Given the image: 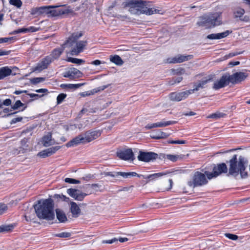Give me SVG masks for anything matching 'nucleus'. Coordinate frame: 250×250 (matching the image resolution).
I'll return each instance as SVG.
<instances>
[{
	"label": "nucleus",
	"instance_id": "nucleus-64",
	"mask_svg": "<svg viewBox=\"0 0 250 250\" xmlns=\"http://www.w3.org/2000/svg\"><path fill=\"white\" fill-rule=\"evenodd\" d=\"M240 64V62L239 61L236 62H229V65L231 66H235L239 65Z\"/></svg>",
	"mask_w": 250,
	"mask_h": 250
},
{
	"label": "nucleus",
	"instance_id": "nucleus-50",
	"mask_svg": "<svg viewBox=\"0 0 250 250\" xmlns=\"http://www.w3.org/2000/svg\"><path fill=\"white\" fill-rule=\"evenodd\" d=\"M225 236L232 240H236L238 238V236L237 235L229 233H225Z\"/></svg>",
	"mask_w": 250,
	"mask_h": 250
},
{
	"label": "nucleus",
	"instance_id": "nucleus-19",
	"mask_svg": "<svg viewBox=\"0 0 250 250\" xmlns=\"http://www.w3.org/2000/svg\"><path fill=\"white\" fill-rule=\"evenodd\" d=\"M176 123L175 121H169L166 122H160L152 124H148L146 126L145 128L147 129H150L156 127H165L169 125H174Z\"/></svg>",
	"mask_w": 250,
	"mask_h": 250
},
{
	"label": "nucleus",
	"instance_id": "nucleus-63",
	"mask_svg": "<svg viewBox=\"0 0 250 250\" xmlns=\"http://www.w3.org/2000/svg\"><path fill=\"white\" fill-rule=\"evenodd\" d=\"M196 113L193 111H190L189 112H187L184 114V115L186 116H194L195 115Z\"/></svg>",
	"mask_w": 250,
	"mask_h": 250
},
{
	"label": "nucleus",
	"instance_id": "nucleus-27",
	"mask_svg": "<svg viewBox=\"0 0 250 250\" xmlns=\"http://www.w3.org/2000/svg\"><path fill=\"white\" fill-rule=\"evenodd\" d=\"M12 70L8 66L0 68V80L12 75Z\"/></svg>",
	"mask_w": 250,
	"mask_h": 250
},
{
	"label": "nucleus",
	"instance_id": "nucleus-26",
	"mask_svg": "<svg viewBox=\"0 0 250 250\" xmlns=\"http://www.w3.org/2000/svg\"><path fill=\"white\" fill-rule=\"evenodd\" d=\"M151 138L153 139L159 140L161 139H165L167 137V133L158 130L156 132L152 133L150 135Z\"/></svg>",
	"mask_w": 250,
	"mask_h": 250
},
{
	"label": "nucleus",
	"instance_id": "nucleus-4",
	"mask_svg": "<svg viewBox=\"0 0 250 250\" xmlns=\"http://www.w3.org/2000/svg\"><path fill=\"white\" fill-rule=\"evenodd\" d=\"M102 132L103 130L101 129L88 130L83 134H80L69 141L66 144V146L70 147L80 144H85L90 143L98 138L101 135Z\"/></svg>",
	"mask_w": 250,
	"mask_h": 250
},
{
	"label": "nucleus",
	"instance_id": "nucleus-14",
	"mask_svg": "<svg viewBox=\"0 0 250 250\" xmlns=\"http://www.w3.org/2000/svg\"><path fill=\"white\" fill-rule=\"evenodd\" d=\"M117 156L120 159L127 161L133 160L134 154L131 149L128 148L124 150H120L116 153Z\"/></svg>",
	"mask_w": 250,
	"mask_h": 250
},
{
	"label": "nucleus",
	"instance_id": "nucleus-45",
	"mask_svg": "<svg viewBox=\"0 0 250 250\" xmlns=\"http://www.w3.org/2000/svg\"><path fill=\"white\" fill-rule=\"evenodd\" d=\"M64 181L66 183H68L69 184H80L81 183L80 181L78 180H76L75 179H72L70 178H66L64 180Z\"/></svg>",
	"mask_w": 250,
	"mask_h": 250
},
{
	"label": "nucleus",
	"instance_id": "nucleus-36",
	"mask_svg": "<svg viewBox=\"0 0 250 250\" xmlns=\"http://www.w3.org/2000/svg\"><path fill=\"white\" fill-rule=\"evenodd\" d=\"M67 61L69 62L76 64H81L85 62V61L82 59L71 57L68 58Z\"/></svg>",
	"mask_w": 250,
	"mask_h": 250
},
{
	"label": "nucleus",
	"instance_id": "nucleus-21",
	"mask_svg": "<svg viewBox=\"0 0 250 250\" xmlns=\"http://www.w3.org/2000/svg\"><path fill=\"white\" fill-rule=\"evenodd\" d=\"M212 80L213 77L212 75H210L209 76L208 79L203 80L202 81H199L198 83H194V88L193 89H189L191 94L194 93V91H198L200 89V88H204V86L207 83H208L209 82L212 81Z\"/></svg>",
	"mask_w": 250,
	"mask_h": 250
},
{
	"label": "nucleus",
	"instance_id": "nucleus-57",
	"mask_svg": "<svg viewBox=\"0 0 250 250\" xmlns=\"http://www.w3.org/2000/svg\"><path fill=\"white\" fill-rule=\"evenodd\" d=\"M22 120V117H17V118H13L11 120V122H10V124H15L17 122H21Z\"/></svg>",
	"mask_w": 250,
	"mask_h": 250
},
{
	"label": "nucleus",
	"instance_id": "nucleus-33",
	"mask_svg": "<svg viewBox=\"0 0 250 250\" xmlns=\"http://www.w3.org/2000/svg\"><path fill=\"white\" fill-rule=\"evenodd\" d=\"M226 116L225 113L220 112H216L215 113L211 114L209 115L207 118H212L215 119H218L221 118H224Z\"/></svg>",
	"mask_w": 250,
	"mask_h": 250
},
{
	"label": "nucleus",
	"instance_id": "nucleus-30",
	"mask_svg": "<svg viewBox=\"0 0 250 250\" xmlns=\"http://www.w3.org/2000/svg\"><path fill=\"white\" fill-rule=\"evenodd\" d=\"M15 226L13 224L1 225L0 226V233L11 232L14 229Z\"/></svg>",
	"mask_w": 250,
	"mask_h": 250
},
{
	"label": "nucleus",
	"instance_id": "nucleus-60",
	"mask_svg": "<svg viewBox=\"0 0 250 250\" xmlns=\"http://www.w3.org/2000/svg\"><path fill=\"white\" fill-rule=\"evenodd\" d=\"M10 51H6L2 49H0V56L4 55H8L10 54Z\"/></svg>",
	"mask_w": 250,
	"mask_h": 250
},
{
	"label": "nucleus",
	"instance_id": "nucleus-38",
	"mask_svg": "<svg viewBox=\"0 0 250 250\" xmlns=\"http://www.w3.org/2000/svg\"><path fill=\"white\" fill-rule=\"evenodd\" d=\"M55 237L60 238H68L71 236V233L68 232H62L61 233H57L54 234Z\"/></svg>",
	"mask_w": 250,
	"mask_h": 250
},
{
	"label": "nucleus",
	"instance_id": "nucleus-6",
	"mask_svg": "<svg viewBox=\"0 0 250 250\" xmlns=\"http://www.w3.org/2000/svg\"><path fill=\"white\" fill-rule=\"evenodd\" d=\"M222 21V13H210L208 15H204L199 18L197 24L200 26L205 27L206 28H211L221 25Z\"/></svg>",
	"mask_w": 250,
	"mask_h": 250
},
{
	"label": "nucleus",
	"instance_id": "nucleus-37",
	"mask_svg": "<svg viewBox=\"0 0 250 250\" xmlns=\"http://www.w3.org/2000/svg\"><path fill=\"white\" fill-rule=\"evenodd\" d=\"M9 3L18 8H20L22 4V2L21 0H10Z\"/></svg>",
	"mask_w": 250,
	"mask_h": 250
},
{
	"label": "nucleus",
	"instance_id": "nucleus-61",
	"mask_svg": "<svg viewBox=\"0 0 250 250\" xmlns=\"http://www.w3.org/2000/svg\"><path fill=\"white\" fill-rule=\"evenodd\" d=\"M102 63V62L100 60H96L91 62L90 64H93L95 65H98Z\"/></svg>",
	"mask_w": 250,
	"mask_h": 250
},
{
	"label": "nucleus",
	"instance_id": "nucleus-2",
	"mask_svg": "<svg viewBox=\"0 0 250 250\" xmlns=\"http://www.w3.org/2000/svg\"><path fill=\"white\" fill-rule=\"evenodd\" d=\"M124 7H129L130 10L135 9L138 14H145L151 15L159 13L160 10L152 7L151 1H144L143 0H129L123 3Z\"/></svg>",
	"mask_w": 250,
	"mask_h": 250
},
{
	"label": "nucleus",
	"instance_id": "nucleus-29",
	"mask_svg": "<svg viewBox=\"0 0 250 250\" xmlns=\"http://www.w3.org/2000/svg\"><path fill=\"white\" fill-rule=\"evenodd\" d=\"M56 213L57 218L60 222L63 223L67 220L66 215L62 210L60 209H56Z\"/></svg>",
	"mask_w": 250,
	"mask_h": 250
},
{
	"label": "nucleus",
	"instance_id": "nucleus-46",
	"mask_svg": "<svg viewBox=\"0 0 250 250\" xmlns=\"http://www.w3.org/2000/svg\"><path fill=\"white\" fill-rule=\"evenodd\" d=\"M87 195V194L83 193L80 192L79 190L78 191V194L77 196H76L75 200H77L79 201H82L84 199L85 196Z\"/></svg>",
	"mask_w": 250,
	"mask_h": 250
},
{
	"label": "nucleus",
	"instance_id": "nucleus-11",
	"mask_svg": "<svg viewBox=\"0 0 250 250\" xmlns=\"http://www.w3.org/2000/svg\"><path fill=\"white\" fill-rule=\"evenodd\" d=\"M190 94H191L190 90H188L180 92H171L169 94L168 97L172 101L180 102L186 99Z\"/></svg>",
	"mask_w": 250,
	"mask_h": 250
},
{
	"label": "nucleus",
	"instance_id": "nucleus-35",
	"mask_svg": "<svg viewBox=\"0 0 250 250\" xmlns=\"http://www.w3.org/2000/svg\"><path fill=\"white\" fill-rule=\"evenodd\" d=\"M83 84L84 83L62 84L61 87H67L69 88H78Z\"/></svg>",
	"mask_w": 250,
	"mask_h": 250
},
{
	"label": "nucleus",
	"instance_id": "nucleus-55",
	"mask_svg": "<svg viewBox=\"0 0 250 250\" xmlns=\"http://www.w3.org/2000/svg\"><path fill=\"white\" fill-rule=\"evenodd\" d=\"M13 39V37H9V38H0V43L7 42L12 41Z\"/></svg>",
	"mask_w": 250,
	"mask_h": 250
},
{
	"label": "nucleus",
	"instance_id": "nucleus-40",
	"mask_svg": "<svg viewBox=\"0 0 250 250\" xmlns=\"http://www.w3.org/2000/svg\"><path fill=\"white\" fill-rule=\"evenodd\" d=\"M183 80V77H180L178 78H173L168 82L169 85H174L176 83H179Z\"/></svg>",
	"mask_w": 250,
	"mask_h": 250
},
{
	"label": "nucleus",
	"instance_id": "nucleus-1",
	"mask_svg": "<svg viewBox=\"0 0 250 250\" xmlns=\"http://www.w3.org/2000/svg\"><path fill=\"white\" fill-rule=\"evenodd\" d=\"M34 207L39 218L47 221L54 219V202L52 199L49 198L39 200Z\"/></svg>",
	"mask_w": 250,
	"mask_h": 250
},
{
	"label": "nucleus",
	"instance_id": "nucleus-42",
	"mask_svg": "<svg viewBox=\"0 0 250 250\" xmlns=\"http://www.w3.org/2000/svg\"><path fill=\"white\" fill-rule=\"evenodd\" d=\"M24 104L20 100L17 101L15 103L11 106V109L13 110L18 109L19 107L24 106Z\"/></svg>",
	"mask_w": 250,
	"mask_h": 250
},
{
	"label": "nucleus",
	"instance_id": "nucleus-8",
	"mask_svg": "<svg viewBox=\"0 0 250 250\" xmlns=\"http://www.w3.org/2000/svg\"><path fill=\"white\" fill-rule=\"evenodd\" d=\"M228 171V169L226 164L224 163H222L216 165L213 164L212 172H210L208 171H205V174L208 179L210 180L216 178L223 173H227Z\"/></svg>",
	"mask_w": 250,
	"mask_h": 250
},
{
	"label": "nucleus",
	"instance_id": "nucleus-54",
	"mask_svg": "<svg viewBox=\"0 0 250 250\" xmlns=\"http://www.w3.org/2000/svg\"><path fill=\"white\" fill-rule=\"evenodd\" d=\"M88 186H90L91 188L93 189L95 191H100L99 189L101 187L98 184H93L92 185H88Z\"/></svg>",
	"mask_w": 250,
	"mask_h": 250
},
{
	"label": "nucleus",
	"instance_id": "nucleus-28",
	"mask_svg": "<svg viewBox=\"0 0 250 250\" xmlns=\"http://www.w3.org/2000/svg\"><path fill=\"white\" fill-rule=\"evenodd\" d=\"M70 211L74 217H77L80 213L81 210L77 204L74 202L70 203Z\"/></svg>",
	"mask_w": 250,
	"mask_h": 250
},
{
	"label": "nucleus",
	"instance_id": "nucleus-5",
	"mask_svg": "<svg viewBox=\"0 0 250 250\" xmlns=\"http://www.w3.org/2000/svg\"><path fill=\"white\" fill-rule=\"evenodd\" d=\"M229 175H238L240 173L242 178L247 177L248 173L245 171L247 161L243 157L240 156L237 160V155L234 154L229 160Z\"/></svg>",
	"mask_w": 250,
	"mask_h": 250
},
{
	"label": "nucleus",
	"instance_id": "nucleus-31",
	"mask_svg": "<svg viewBox=\"0 0 250 250\" xmlns=\"http://www.w3.org/2000/svg\"><path fill=\"white\" fill-rule=\"evenodd\" d=\"M110 60L111 62L118 65H121L124 63V62L121 58L117 55H115L114 56H110Z\"/></svg>",
	"mask_w": 250,
	"mask_h": 250
},
{
	"label": "nucleus",
	"instance_id": "nucleus-41",
	"mask_svg": "<svg viewBox=\"0 0 250 250\" xmlns=\"http://www.w3.org/2000/svg\"><path fill=\"white\" fill-rule=\"evenodd\" d=\"M45 80V78L43 77H36L32 78L30 80L31 83L33 84H36Z\"/></svg>",
	"mask_w": 250,
	"mask_h": 250
},
{
	"label": "nucleus",
	"instance_id": "nucleus-59",
	"mask_svg": "<svg viewBox=\"0 0 250 250\" xmlns=\"http://www.w3.org/2000/svg\"><path fill=\"white\" fill-rule=\"evenodd\" d=\"M27 32V28H22L19 29L16 31H15V33L16 34L21 33H26Z\"/></svg>",
	"mask_w": 250,
	"mask_h": 250
},
{
	"label": "nucleus",
	"instance_id": "nucleus-7",
	"mask_svg": "<svg viewBox=\"0 0 250 250\" xmlns=\"http://www.w3.org/2000/svg\"><path fill=\"white\" fill-rule=\"evenodd\" d=\"M49 6L53 7H48V9H47L46 14L48 16L55 17L68 14H71L73 16L76 15V13L70 8V6H66V5H50Z\"/></svg>",
	"mask_w": 250,
	"mask_h": 250
},
{
	"label": "nucleus",
	"instance_id": "nucleus-39",
	"mask_svg": "<svg viewBox=\"0 0 250 250\" xmlns=\"http://www.w3.org/2000/svg\"><path fill=\"white\" fill-rule=\"evenodd\" d=\"M78 190L73 188H69L67 189V193L72 198L75 199L76 196L78 194Z\"/></svg>",
	"mask_w": 250,
	"mask_h": 250
},
{
	"label": "nucleus",
	"instance_id": "nucleus-44",
	"mask_svg": "<svg viewBox=\"0 0 250 250\" xmlns=\"http://www.w3.org/2000/svg\"><path fill=\"white\" fill-rule=\"evenodd\" d=\"M179 156L175 155H171V154H167V155L166 158L167 159L172 161V162H176L179 158Z\"/></svg>",
	"mask_w": 250,
	"mask_h": 250
},
{
	"label": "nucleus",
	"instance_id": "nucleus-62",
	"mask_svg": "<svg viewBox=\"0 0 250 250\" xmlns=\"http://www.w3.org/2000/svg\"><path fill=\"white\" fill-rule=\"evenodd\" d=\"M35 91L37 93H47L48 92V90L45 88H41L39 89H36Z\"/></svg>",
	"mask_w": 250,
	"mask_h": 250
},
{
	"label": "nucleus",
	"instance_id": "nucleus-53",
	"mask_svg": "<svg viewBox=\"0 0 250 250\" xmlns=\"http://www.w3.org/2000/svg\"><path fill=\"white\" fill-rule=\"evenodd\" d=\"M40 27H36L35 26H30L27 28V32H35L39 31Z\"/></svg>",
	"mask_w": 250,
	"mask_h": 250
},
{
	"label": "nucleus",
	"instance_id": "nucleus-24",
	"mask_svg": "<svg viewBox=\"0 0 250 250\" xmlns=\"http://www.w3.org/2000/svg\"><path fill=\"white\" fill-rule=\"evenodd\" d=\"M229 34V31L227 30L225 32L217 33L211 34L207 36V39L210 40H219L227 37Z\"/></svg>",
	"mask_w": 250,
	"mask_h": 250
},
{
	"label": "nucleus",
	"instance_id": "nucleus-43",
	"mask_svg": "<svg viewBox=\"0 0 250 250\" xmlns=\"http://www.w3.org/2000/svg\"><path fill=\"white\" fill-rule=\"evenodd\" d=\"M13 110L9 108H5L3 109V112L6 114V116L9 117L17 113V112H11Z\"/></svg>",
	"mask_w": 250,
	"mask_h": 250
},
{
	"label": "nucleus",
	"instance_id": "nucleus-56",
	"mask_svg": "<svg viewBox=\"0 0 250 250\" xmlns=\"http://www.w3.org/2000/svg\"><path fill=\"white\" fill-rule=\"evenodd\" d=\"M243 52V51L230 52L229 54H228L227 55V58H232V57L236 56L238 55L241 54Z\"/></svg>",
	"mask_w": 250,
	"mask_h": 250
},
{
	"label": "nucleus",
	"instance_id": "nucleus-23",
	"mask_svg": "<svg viewBox=\"0 0 250 250\" xmlns=\"http://www.w3.org/2000/svg\"><path fill=\"white\" fill-rule=\"evenodd\" d=\"M65 48H69L68 46H65L64 45V43L62 44L61 46V47L60 48H57L54 49L51 52V54L50 55H48V56H51L52 58L53 59V61L54 60L57 59L59 58V57L61 56V55L62 54V53L63 51V50Z\"/></svg>",
	"mask_w": 250,
	"mask_h": 250
},
{
	"label": "nucleus",
	"instance_id": "nucleus-13",
	"mask_svg": "<svg viewBox=\"0 0 250 250\" xmlns=\"http://www.w3.org/2000/svg\"><path fill=\"white\" fill-rule=\"evenodd\" d=\"M53 62V59L51 56H47L42 59L37 64L34 68L35 71L41 72L46 69L48 66Z\"/></svg>",
	"mask_w": 250,
	"mask_h": 250
},
{
	"label": "nucleus",
	"instance_id": "nucleus-47",
	"mask_svg": "<svg viewBox=\"0 0 250 250\" xmlns=\"http://www.w3.org/2000/svg\"><path fill=\"white\" fill-rule=\"evenodd\" d=\"M66 94L64 93H61L58 95L57 97V102L58 104H61L64 99L66 98Z\"/></svg>",
	"mask_w": 250,
	"mask_h": 250
},
{
	"label": "nucleus",
	"instance_id": "nucleus-25",
	"mask_svg": "<svg viewBox=\"0 0 250 250\" xmlns=\"http://www.w3.org/2000/svg\"><path fill=\"white\" fill-rule=\"evenodd\" d=\"M53 6H42L39 7L33 8L31 9V14L33 15H41L44 13L46 14L47 9L48 7H53Z\"/></svg>",
	"mask_w": 250,
	"mask_h": 250
},
{
	"label": "nucleus",
	"instance_id": "nucleus-3",
	"mask_svg": "<svg viewBox=\"0 0 250 250\" xmlns=\"http://www.w3.org/2000/svg\"><path fill=\"white\" fill-rule=\"evenodd\" d=\"M248 77V74L243 72H237L232 75L228 73L223 74L220 79L213 83V88L218 90L228 85L229 83L233 84L240 83Z\"/></svg>",
	"mask_w": 250,
	"mask_h": 250
},
{
	"label": "nucleus",
	"instance_id": "nucleus-48",
	"mask_svg": "<svg viewBox=\"0 0 250 250\" xmlns=\"http://www.w3.org/2000/svg\"><path fill=\"white\" fill-rule=\"evenodd\" d=\"M11 104L12 101L10 99H6L3 100L2 102H1V100H0V104L1 108H2V105L9 106L11 105Z\"/></svg>",
	"mask_w": 250,
	"mask_h": 250
},
{
	"label": "nucleus",
	"instance_id": "nucleus-12",
	"mask_svg": "<svg viewBox=\"0 0 250 250\" xmlns=\"http://www.w3.org/2000/svg\"><path fill=\"white\" fill-rule=\"evenodd\" d=\"M193 58L192 55H184L178 54L173 57L168 58L166 61L168 63H180L185 61L192 59Z\"/></svg>",
	"mask_w": 250,
	"mask_h": 250
},
{
	"label": "nucleus",
	"instance_id": "nucleus-16",
	"mask_svg": "<svg viewBox=\"0 0 250 250\" xmlns=\"http://www.w3.org/2000/svg\"><path fill=\"white\" fill-rule=\"evenodd\" d=\"M104 174L105 176H111L112 177H115L118 176H121L124 178H127L129 176H137L140 177L135 172H104Z\"/></svg>",
	"mask_w": 250,
	"mask_h": 250
},
{
	"label": "nucleus",
	"instance_id": "nucleus-52",
	"mask_svg": "<svg viewBox=\"0 0 250 250\" xmlns=\"http://www.w3.org/2000/svg\"><path fill=\"white\" fill-rule=\"evenodd\" d=\"M169 144H185L186 143L185 140H172L168 141Z\"/></svg>",
	"mask_w": 250,
	"mask_h": 250
},
{
	"label": "nucleus",
	"instance_id": "nucleus-20",
	"mask_svg": "<svg viewBox=\"0 0 250 250\" xmlns=\"http://www.w3.org/2000/svg\"><path fill=\"white\" fill-rule=\"evenodd\" d=\"M83 35V34L80 33H73L70 37L64 42L65 46H68L69 48H72L73 46L77 42L78 39Z\"/></svg>",
	"mask_w": 250,
	"mask_h": 250
},
{
	"label": "nucleus",
	"instance_id": "nucleus-10",
	"mask_svg": "<svg viewBox=\"0 0 250 250\" xmlns=\"http://www.w3.org/2000/svg\"><path fill=\"white\" fill-rule=\"evenodd\" d=\"M158 158L157 153L154 152H144L140 151L139 155L138 156V159L144 162H149L154 161Z\"/></svg>",
	"mask_w": 250,
	"mask_h": 250
},
{
	"label": "nucleus",
	"instance_id": "nucleus-51",
	"mask_svg": "<svg viewBox=\"0 0 250 250\" xmlns=\"http://www.w3.org/2000/svg\"><path fill=\"white\" fill-rule=\"evenodd\" d=\"M34 216H35L34 214H33L32 215H28L27 214L24 216L26 221H27L28 223H31V222H35L34 220V218L33 217Z\"/></svg>",
	"mask_w": 250,
	"mask_h": 250
},
{
	"label": "nucleus",
	"instance_id": "nucleus-18",
	"mask_svg": "<svg viewBox=\"0 0 250 250\" xmlns=\"http://www.w3.org/2000/svg\"><path fill=\"white\" fill-rule=\"evenodd\" d=\"M76 46L70 50L72 55H78L79 53L83 52L84 48L86 46L87 42L86 41H81L75 43Z\"/></svg>",
	"mask_w": 250,
	"mask_h": 250
},
{
	"label": "nucleus",
	"instance_id": "nucleus-15",
	"mask_svg": "<svg viewBox=\"0 0 250 250\" xmlns=\"http://www.w3.org/2000/svg\"><path fill=\"white\" fill-rule=\"evenodd\" d=\"M82 75L83 73L80 70L74 67L70 68L62 74L63 77L69 78L70 80L80 78Z\"/></svg>",
	"mask_w": 250,
	"mask_h": 250
},
{
	"label": "nucleus",
	"instance_id": "nucleus-22",
	"mask_svg": "<svg viewBox=\"0 0 250 250\" xmlns=\"http://www.w3.org/2000/svg\"><path fill=\"white\" fill-rule=\"evenodd\" d=\"M170 173V172H159V173H155L152 174H149L147 176H144L143 175H139L140 176L139 177H142L144 179H146V182L148 183L150 181H154L156 179H158V178L162 177L163 176L166 175L167 174Z\"/></svg>",
	"mask_w": 250,
	"mask_h": 250
},
{
	"label": "nucleus",
	"instance_id": "nucleus-34",
	"mask_svg": "<svg viewBox=\"0 0 250 250\" xmlns=\"http://www.w3.org/2000/svg\"><path fill=\"white\" fill-rule=\"evenodd\" d=\"M51 137H52L51 135H45L42 137V142L43 146L46 147L51 145V144L50 143L51 141Z\"/></svg>",
	"mask_w": 250,
	"mask_h": 250
},
{
	"label": "nucleus",
	"instance_id": "nucleus-58",
	"mask_svg": "<svg viewBox=\"0 0 250 250\" xmlns=\"http://www.w3.org/2000/svg\"><path fill=\"white\" fill-rule=\"evenodd\" d=\"M28 95L30 96L31 98H35V99H37L39 97H42L43 96V94L42 95H39L38 94H34V93H29Z\"/></svg>",
	"mask_w": 250,
	"mask_h": 250
},
{
	"label": "nucleus",
	"instance_id": "nucleus-49",
	"mask_svg": "<svg viewBox=\"0 0 250 250\" xmlns=\"http://www.w3.org/2000/svg\"><path fill=\"white\" fill-rule=\"evenodd\" d=\"M8 209L7 206L4 203H0V215L5 212Z\"/></svg>",
	"mask_w": 250,
	"mask_h": 250
},
{
	"label": "nucleus",
	"instance_id": "nucleus-17",
	"mask_svg": "<svg viewBox=\"0 0 250 250\" xmlns=\"http://www.w3.org/2000/svg\"><path fill=\"white\" fill-rule=\"evenodd\" d=\"M61 147V146H55L49 147L39 152L38 154V156L42 158H46L50 156L55 153Z\"/></svg>",
	"mask_w": 250,
	"mask_h": 250
},
{
	"label": "nucleus",
	"instance_id": "nucleus-32",
	"mask_svg": "<svg viewBox=\"0 0 250 250\" xmlns=\"http://www.w3.org/2000/svg\"><path fill=\"white\" fill-rule=\"evenodd\" d=\"M233 15L235 18H241L245 13V10L241 7H237L233 11Z\"/></svg>",
	"mask_w": 250,
	"mask_h": 250
},
{
	"label": "nucleus",
	"instance_id": "nucleus-9",
	"mask_svg": "<svg viewBox=\"0 0 250 250\" xmlns=\"http://www.w3.org/2000/svg\"><path fill=\"white\" fill-rule=\"evenodd\" d=\"M207 175L200 171H196L194 173L192 180L188 182V185L190 187L193 188L201 187L207 185L208 183V180Z\"/></svg>",
	"mask_w": 250,
	"mask_h": 250
}]
</instances>
